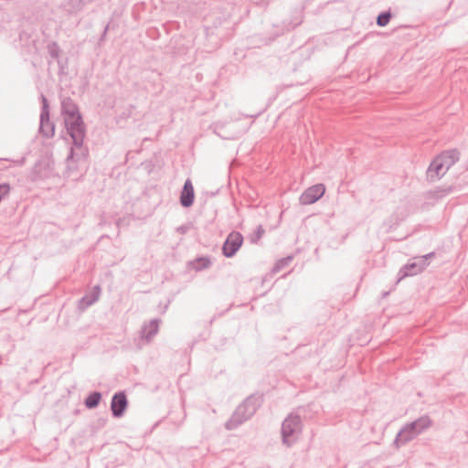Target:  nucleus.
Here are the masks:
<instances>
[{
	"instance_id": "f257e3e1",
	"label": "nucleus",
	"mask_w": 468,
	"mask_h": 468,
	"mask_svg": "<svg viewBox=\"0 0 468 468\" xmlns=\"http://www.w3.org/2000/svg\"><path fill=\"white\" fill-rule=\"evenodd\" d=\"M61 113L69 135L76 147L81 148L86 130L78 105L69 97L61 101Z\"/></svg>"
},
{
	"instance_id": "f03ea898",
	"label": "nucleus",
	"mask_w": 468,
	"mask_h": 468,
	"mask_svg": "<svg viewBox=\"0 0 468 468\" xmlns=\"http://www.w3.org/2000/svg\"><path fill=\"white\" fill-rule=\"evenodd\" d=\"M262 399L258 395H250L246 398L241 404H239L230 419L225 423V428L228 431L237 429L239 425L250 420L261 407Z\"/></svg>"
},
{
	"instance_id": "7ed1b4c3",
	"label": "nucleus",
	"mask_w": 468,
	"mask_h": 468,
	"mask_svg": "<svg viewBox=\"0 0 468 468\" xmlns=\"http://www.w3.org/2000/svg\"><path fill=\"white\" fill-rule=\"evenodd\" d=\"M302 431V420L299 415L290 414L282 424L281 433L283 444L291 446Z\"/></svg>"
},
{
	"instance_id": "20e7f679",
	"label": "nucleus",
	"mask_w": 468,
	"mask_h": 468,
	"mask_svg": "<svg viewBox=\"0 0 468 468\" xmlns=\"http://www.w3.org/2000/svg\"><path fill=\"white\" fill-rule=\"evenodd\" d=\"M434 256V252L428 253L424 256L415 258L412 262H409L402 266L398 273V282L408 276H413L421 272L428 265L427 261Z\"/></svg>"
},
{
	"instance_id": "39448f33",
	"label": "nucleus",
	"mask_w": 468,
	"mask_h": 468,
	"mask_svg": "<svg viewBox=\"0 0 468 468\" xmlns=\"http://www.w3.org/2000/svg\"><path fill=\"white\" fill-rule=\"evenodd\" d=\"M40 99L42 106L39 121V133L46 138H51L55 133V125L50 121L48 101L43 94H41Z\"/></svg>"
},
{
	"instance_id": "423d86ee",
	"label": "nucleus",
	"mask_w": 468,
	"mask_h": 468,
	"mask_svg": "<svg viewBox=\"0 0 468 468\" xmlns=\"http://www.w3.org/2000/svg\"><path fill=\"white\" fill-rule=\"evenodd\" d=\"M243 236L239 231H231L222 245V254L226 258H232L243 244Z\"/></svg>"
},
{
	"instance_id": "0eeeda50",
	"label": "nucleus",
	"mask_w": 468,
	"mask_h": 468,
	"mask_svg": "<svg viewBox=\"0 0 468 468\" xmlns=\"http://www.w3.org/2000/svg\"><path fill=\"white\" fill-rule=\"evenodd\" d=\"M88 154L86 148L81 145V148L76 147L74 144L70 148L69 154L66 159L67 162V176H71L72 173L77 170V165L74 163L84 161Z\"/></svg>"
},
{
	"instance_id": "6e6552de",
	"label": "nucleus",
	"mask_w": 468,
	"mask_h": 468,
	"mask_svg": "<svg viewBox=\"0 0 468 468\" xmlns=\"http://www.w3.org/2000/svg\"><path fill=\"white\" fill-rule=\"evenodd\" d=\"M325 187L323 184H316L308 187L300 197L302 205H311L319 200L324 194Z\"/></svg>"
},
{
	"instance_id": "1a4fd4ad",
	"label": "nucleus",
	"mask_w": 468,
	"mask_h": 468,
	"mask_svg": "<svg viewBox=\"0 0 468 468\" xmlns=\"http://www.w3.org/2000/svg\"><path fill=\"white\" fill-rule=\"evenodd\" d=\"M128 407V399L124 391L116 392L111 401V410L114 418L123 416Z\"/></svg>"
},
{
	"instance_id": "9d476101",
	"label": "nucleus",
	"mask_w": 468,
	"mask_h": 468,
	"mask_svg": "<svg viewBox=\"0 0 468 468\" xmlns=\"http://www.w3.org/2000/svg\"><path fill=\"white\" fill-rule=\"evenodd\" d=\"M195 200L194 186L190 179H186L180 192V205L183 207H190Z\"/></svg>"
},
{
	"instance_id": "9b49d317",
	"label": "nucleus",
	"mask_w": 468,
	"mask_h": 468,
	"mask_svg": "<svg viewBox=\"0 0 468 468\" xmlns=\"http://www.w3.org/2000/svg\"><path fill=\"white\" fill-rule=\"evenodd\" d=\"M440 160L441 159H438L436 156L427 169V178L430 181L438 180L447 173L442 165V162Z\"/></svg>"
},
{
	"instance_id": "f8f14e48",
	"label": "nucleus",
	"mask_w": 468,
	"mask_h": 468,
	"mask_svg": "<svg viewBox=\"0 0 468 468\" xmlns=\"http://www.w3.org/2000/svg\"><path fill=\"white\" fill-rule=\"evenodd\" d=\"M438 159L442 162V165L446 171H448L454 164L460 159V152L457 149H450L443 151L441 154L437 155Z\"/></svg>"
},
{
	"instance_id": "ddd939ff",
	"label": "nucleus",
	"mask_w": 468,
	"mask_h": 468,
	"mask_svg": "<svg viewBox=\"0 0 468 468\" xmlns=\"http://www.w3.org/2000/svg\"><path fill=\"white\" fill-rule=\"evenodd\" d=\"M101 291V286L95 285L89 294H86L80 298L78 305L79 309L84 311L88 307L94 304L100 298Z\"/></svg>"
},
{
	"instance_id": "4468645a",
	"label": "nucleus",
	"mask_w": 468,
	"mask_h": 468,
	"mask_svg": "<svg viewBox=\"0 0 468 468\" xmlns=\"http://www.w3.org/2000/svg\"><path fill=\"white\" fill-rule=\"evenodd\" d=\"M410 427V424L407 423L397 434L394 444L399 448L406 443L410 442L413 439L417 437L416 432H414Z\"/></svg>"
},
{
	"instance_id": "2eb2a0df",
	"label": "nucleus",
	"mask_w": 468,
	"mask_h": 468,
	"mask_svg": "<svg viewBox=\"0 0 468 468\" xmlns=\"http://www.w3.org/2000/svg\"><path fill=\"white\" fill-rule=\"evenodd\" d=\"M409 424L410 427L413 429L412 431L416 432V435L418 436L431 426L432 420L428 415H423L418 418L417 420L410 422Z\"/></svg>"
},
{
	"instance_id": "dca6fc26",
	"label": "nucleus",
	"mask_w": 468,
	"mask_h": 468,
	"mask_svg": "<svg viewBox=\"0 0 468 468\" xmlns=\"http://www.w3.org/2000/svg\"><path fill=\"white\" fill-rule=\"evenodd\" d=\"M160 323V319L154 318L151 320L149 324H144L142 328V338L149 341L154 336L158 333Z\"/></svg>"
},
{
	"instance_id": "f3484780",
	"label": "nucleus",
	"mask_w": 468,
	"mask_h": 468,
	"mask_svg": "<svg viewBox=\"0 0 468 468\" xmlns=\"http://www.w3.org/2000/svg\"><path fill=\"white\" fill-rule=\"evenodd\" d=\"M101 400V393L99 391L90 392L84 399V405L87 409L92 410L98 407Z\"/></svg>"
},
{
	"instance_id": "a211bd4d",
	"label": "nucleus",
	"mask_w": 468,
	"mask_h": 468,
	"mask_svg": "<svg viewBox=\"0 0 468 468\" xmlns=\"http://www.w3.org/2000/svg\"><path fill=\"white\" fill-rule=\"evenodd\" d=\"M211 265L210 258L207 256L197 257L193 262V268L197 271H201L205 269L209 268Z\"/></svg>"
},
{
	"instance_id": "6ab92c4d",
	"label": "nucleus",
	"mask_w": 468,
	"mask_h": 468,
	"mask_svg": "<svg viewBox=\"0 0 468 468\" xmlns=\"http://www.w3.org/2000/svg\"><path fill=\"white\" fill-rule=\"evenodd\" d=\"M392 17L390 10L383 11L377 16V25L378 27H386Z\"/></svg>"
},
{
	"instance_id": "aec40b11",
	"label": "nucleus",
	"mask_w": 468,
	"mask_h": 468,
	"mask_svg": "<svg viewBox=\"0 0 468 468\" xmlns=\"http://www.w3.org/2000/svg\"><path fill=\"white\" fill-rule=\"evenodd\" d=\"M48 50L49 56L52 58L58 59L59 58L60 48L57 42H52V43L48 44Z\"/></svg>"
},
{
	"instance_id": "412c9836",
	"label": "nucleus",
	"mask_w": 468,
	"mask_h": 468,
	"mask_svg": "<svg viewBox=\"0 0 468 468\" xmlns=\"http://www.w3.org/2000/svg\"><path fill=\"white\" fill-rule=\"evenodd\" d=\"M69 7L70 12H79L83 9V0H69Z\"/></svg>"
},
{
	"instance_id": "4be33fe9",
	"label": "nucleus",
	"mask_w": 468,
	"mask_h": 468,
	"mask_svg": "<svg viewBox=\"0 0 468 468\" xmlns=\"http://www.w3.org/2000/svg\"><path fill=\"white\" fill-rule=\"evenodd\" d=\"M292 260V256H287L285 258H282L281 260H279L275 266H274V271H280L281 269L286 267Z\"/></svg>"
},
{
	"instance_id": "5701e85b",
	"label": "nucleus",
	"mask_w": 468,
	"mask_h": 468,
	"mask_svg": "<svg viewBox=\"0 0 468 468\" xmlns=\"http://www.w3.org/2000/svg\"><path fill=\"white\" fill-rule=\"evenodd\" d=\"M452 187H446V188H438L434 191V197L436 198H441L452 192Z\"/></svg>"
},
{
	"instance_id": "b1692460",
	"label": "nucleus",
	"mask_w": 468,
	"mask_h": 468,
	"mask_svg": "<svg viewBox=\"0 0 468 468\" xmlns=\"http://www.w3.org/2000/svg\"><path fill=\"white\" fill-rule=\"evenodd\" d=\"M10 192V186L7 183L0 184V202L5 198Z\"/></svg>"
},
{
	"instance_id": "393cba45",
	"label": "nucleus",
	"mask_w": 468,
	"mask_h": 468,
	"mask_svg": "<svg viewBox=\"0 0 468 468\" xmlns=\"http://www.w3.org/2000/svg\"><path fill=\"white\" fill-rule=\"evenodd\" d=\"M264 232H265V230L262 228V226H261V225L258 226L255 230V233H254L255 237L251 238V242L252 243L257 242V240L260 239L263 236Z\"/></svg>"
},
{
	"instance_id": "a878e982",
	"label": "nucleus",
	"mask_w": 468,
	"mask_h": 468,
	"mask_svg": "<svg viewBox=\"0 0 468 468\" xmlns=\"http://www.w3.org/2000/svg\"><path fill=\"white\" fill-rule=\"evenodd\" d=\"M108 30H109V24H108V25H106V27H104V30H103V32H102V35H101V38H100V42H101V41H103V40H104V38H105V37H106V35H107Z\"/></svg>"
},
{
	"instance_id": "bb28decb",
	"label": "nucleus",
	"mask_w": 468,
	"mask_h": 468,
	"mask_svg": "<svg viewBox=\"0 0 468 468\" xmlns=\"http://www.w3.org/2000/svg\"><path fill=\"white\" fill-rule=\"evenodd\" d=\"M58 68H59V73H64V65L62 61L59 59V58L57 59Z\"/></svg>"
},
{
	"instance_id": "cd10ccee",
	"label": "nucleus",
	"mask_w": 468,
	"mask_h": 468,
	"mask_svg": "<svg viewBox=\"0 0 468 468\" xmlns=\"http://www.w3.org/2000/svg\"><path fill=\"white\" fill-rule=\"evenodd\" d=\"M90 3H92L91 0H83V6H85L86 5L90 4Z\"/></svg>"
},
{
	"instance_id": "c85d7f7f",
	"label": "nucleus",
	"mask_w": 468,
	"mask_h": 468,
	"mask_svg": "<svg viewBox=\"0 0 468 468\" xmlns=\"http://www.w3.org/2000/svg\"><path fill=\"white\" fill-rule=\"evenodd\" d=\"M388 294V292H384V293H383V296L385 297V296H387Z\"/></svg>"
}]
</instances>
